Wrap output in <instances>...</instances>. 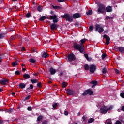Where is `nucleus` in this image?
<instances>
[{
  "instance_id": "34",
  "label": "nucleus",
  "mask_w": 124,
  "mask_h": 124,
  "mask_svg": "<svg viewBox=\"0 0 124 124\" xmlns=\"http://www.w3.org/2000/svg\"><path fill=\"white\" fill-rule=\"evenodd\" d=\"M84 69H85V70H89V65L85 64L84 65Z\"/></svg>"
},
{
  "instance_id": "15",
  "label": "nucleus",
  "mask_w": 124,
  "mask_h": 124,
  "mask_svg": "<svg viewBox=\"0 0 124 124\" xmlns=\"http://www.w3.org/2000/svg\"><path fill=\"white\" fill-rule=\"evenodd\" d=\"M18 87L21 89H25V88H26V84H25L24 83H21L19 84Z\"/></svg>"
},
{
  "instance_id": "29",
  "label": "nucleus",
  "mask_w": 124,
  "mask_h": 124,
  "mask_svg": "<svg viewBox=\"0 0 124 124\" xmlns=\"http://www.w3.org/2000/svg\"><path fill=\"white\" fill-rule=\"evenodd\" d=\"M37 10H38V11H39V12H41V11H42V6H39L37 7Z\"/></svg>"
},
{
  "instance_id": "36",
  "label": "nucleus",
  "mask_w": 124,
  "mask_h": 124,
  "mask_svg": "<svg viewBox=\"0 0 124 124\" xmlns=\"http://www.w3.org/2000/svg\"><path fill=\"white\" fill-rule=\"evenodd\" d=\"M106 57V54L104 53L102 55V60H104V59H105Z\"/></svg>"
},
{
  "instance_id": "16",
  "label": "nucleus",
  "mask_w": 124,
  "mask_h": 124,
  "mask_svg": "<svg viewBox=\"0 0 124 124\" xmlns=\"http://www.w3.org/2000/svg\"><path fill=\"white\" fill-rule=\"evenodd\" d=\"M19 64V61H16L13 62H12V65H13V66H17V65H18Z\"/></svg>"
},
{
  "instance_id": "25",
  "label": "nucleus",
  "mask_w": 124,
  "mask_h": 124,
  "mask_svg": "<svg viewBox=\"0 0 124 124\" xmlns=\"http://www.w3.org/2000/svg\"><path fill=\"white\" fill-rule=\"evenodd\" d=\"M106 123V124H112V121H111V119L107 120Z\"/></svg>"
},
{
  "instance_id": "6",
  "label": "nucleus",
  "mask_w": 124,
  "mask_h": 124,
  "mask_svg": "<svg viewBox=\"0 0 124 124\" xmlns=\"http://www.w3.org/2000/svg\"><path fill=\"white\" fill-rule=\"evenodd\" d=\"M87 94H89L90 95H93V92L92 91V89H89L85 91L82 94L83 95H87Z\"/></svg>"
},
{
  "instance_id": "23",
  "label": "nucleus",
  "mask_w": 124,
  "mask_h": 124,
  "mask_svg": "<svg viewBox=\"0 0 124 124\" xmlns=\"http://www.w3.org/2000/svg\"><path fill=\"white\" fill-rule=\"evenodd\" d=\"M29 62H31V63H35L36 60L32 58H31L30 59Z\"/></svg>"
},
{
  "instance_id": "45",
  "label": "nucleus",
  "mask_w": 124,
  "mask_h": 124,
  "mask_svg": "<svg viewBox=\"0 0 124 124\" xmlns=\"http://www.w3.org/2000/svg\"><path fill=\"white\" fill-rule=\"evenodd\" d=\"M15 73H16V74L17 75H19L20 73V71H16Z\"/></svg>"
},
{
  "instance_id": "13",
  "label": "nucleus",
  "mask_w": 124,
  "mask_h": 124,
  "mask_svg": "<svg viewBox=\"0 0 124 124\" xmlns=\"http://www.w3.org/2000/svg\"><path fill=\"white\" fill-rule=\"evenodd\" d=\"M81 14L79 13H75L73 15L74 19H77L78 18H81Z\"/></svg>"
},
{
  "instance_id": "5",
  "label": "nucleus",
  "mask_w": 124,
  "mask_h": 124,
  "mask_svg": "<svg viewBox=\"0 0 124 124\" xmlns=\"http://www.w3.org/2000/svg\"><path fill=\"white\" fill-rule=\"evenodd\" d=\"M97 11L99 13H104V11H105V7L103 5H100Z\"/></svg>"
},
{
  "instance_id": "56",
  "label": "nucleus",
  "mask_w": 124,
  "mask_h": 124,
  "mask_svg": "<svg viewBox=\"0 0 124 124\" xmlns=\"http://www.w3.org/2000/svg\"><path fill=\"white\" fill-rule=\"evenodd\" d=\"M12 95H14L16 94V93H14V92H13V93H12Z\"/></svg>"
},
{
  "instance_id": "3",
  "label": "nucleus",
  "mask_w": 124,
  "mask_h": 124,
  "mask_svg": "<svg viewBox=\"0 0 124 124\" xmlns=\"http://www.w3.org/2000/svg\"><path fill=\"white\" fill-rule=\"evenodd\" d=\"M63 18H65L66 20L69 22H72L73 21V17L70 14H65L63 16Z\"/></svg>"
},
{
  "instance_id": "28",
  "label": "nucleus",
  "mask_w": 124,
  "mask_h": 124,
  "mask_svg": "<svg viewBox=\"0 0 124 124\" xmlns=\"http://www.w3.org/2000/svg\"><path fill=\"white\" fill-rule=\"evenodd\" d=\"M43 118V117L42 116H39L37 119V122L38 123V121H40L42 120V119Z\"/></svg>"
},
{
  "instance_id": "22",
  "label": "nucleus",
  "mask_w": 124,
  "mask_h": 124,
  "mask_svg": "<svg viewBox=\"0 0 124 124\" xmlns=\"http://www.w3.org/2000/svg\"><path fill=\"white\" fill-rule=\"evenodd\" d=\"M62 88H66V87H67V83L65 82H63L62 83Z\"/></svg>"
},
{
  "instance_id": "11",
  "label": "nucleus",
  "mask_w": 124,
  "mask_h": 124,
  "mask_svg": "<svg viewBox=\"0 0 124 124\" xmlns=\"http://www.w3.org/2000/svg\"><path fill=\"white\" fill-rule=\"evenodd\" d=\"M50 19H51V20H53V23H58V19H57V16H50Z\"/></svg>"
},
{
  "instance_id": "20",
  "label": "nucleus",
  "mask_w": 124,
  "mask_h": 124,
  "mask_svg": "<svg viewBox=\"0 0 124 124\" xmlns=\"http://www.w3.org/2000/svg\"><path fill=\"white\" fill-rule=\"evenodd\" d=\"M23 77L24 79H29V78H30V75L28 74H25L23 75Z\"/></svg>"
},
{
  "instance_id": "62",
  "label": "nucleus",
  "mask_w": 124,
  "mask_h": 124,
  "mask_svg": "<svg viewBox=\"0 0 124 124\" xmlns=\"http://www.w3.org/2000/svg\"><path fill=\"white\" fill-rule=\"evenodd\" d=\"M13 1H17V0H12Z\"/></svg>"
},
{
  "instance_id": "49",
  "label": "nucleus",
  "mask_w": 124,
  "mask_h": 124,
  "mask_svg": "<svg viewBox=\"0 0 124 124\" xmlns=\"http://www.w3.org/2000/svg\"><path fill=\"white\" fill-rule=\"evenodd\" d=\"M64 114L65 115V116H67V115H68V112L66 111L64 112Z\"/></svg>"
},
{
  "instance_id": "4",
  "label": "nucleus",
  "mask_w": 124,
  "mask_h": 124,
  "mask_svg": "<svg viewBox=\"0 0 124 124\" xmlns=\"http://www.w3.org/2000/svg\"><path fill=\"white\" fill-rule=\"evenodd\" d=\"M96 31H98L99 33H101V32H103V31H104V30L103 29V28H102V26L99 25H96Z\"/></svg>"
},
{
  "instance_id": "59",
  "label": "nucleus",
  "mask_w": 124,
  "mask_h": 124,
  "mask_svg": "<svg viewBox=\"0 0 124 124\" xmlns=\"http://www.w3.org/2000/svg\"><path fill=\"white\" fill-rule=\"evenodd\" d=\"M93 87H95V85H94V84H93V85H92V86H91V88H93Z\"/></svg>"
},
{
  "instance_id": "44",
  "label": "nucleus",
  "mask_w": 124,
  "mask_h": 124,
  "mask_svg": "<svg viewBox=\"0 0 124 124\" xmlns=\"http://www.w3.org/2000/svg\"><path fill=\"white\" fill-rule=\"evenodd\" d=\"M120 96L122 97V98H124V93H122L120 94Z\"/></svg>"
},
{
  "instance_id": "46",
  "label": "nucleus",
  "mask_w": 124,
  "mask_h": 124,
  "mask_svg": "<svg viewBox=\"0 0 124 124\" xmlns=\"http://www.w3.org/2000/svg\"><path fill=\"white\" fill-rule=\"evenodd\" d=\"M89 30L90 31H93V26H90L89 27Z\"/></svg>"
},
{
  "instance_id": "14",
  "label": "nucleus",
  "mask_w": 124,
  "mask_h": 124,
  "mask_svg": "<svg viewBox=\"0 0 124 124\" xmlns=\"http://www.w3.org/2000/svg\"><path fill=\"white\" fill-rule=\"evenodd\" d=\"M50 28L51 30L53 31L54 30H56V29L58 28V25H57V24H52V25H50Z\"/></svg>"
},
{
  "instance_id": "53",
  "label": "nucleus",
  "mask_w": 124,
  "mask_h": 124,
  "mask_svg": "<svg viewBox=\"0 0 124 124\" xmlns=\"http://www.w3.org/2000/svg\"><path fill=\"white\" fill-rule=\"evenodd\" d=\"M47 124V121H44L43 122V124Z\"/></svg>"
},
{
  "instance_id": "43",
  "label": "nucleus",
  "mask_w": 124,
  "mask_h": 124,
  "mask_svg": "<svg viewBox=\"0 0 124 124\" xmlns=\"http://www.w3.org/2000/svg\"><path fill=\"white\" fill-rule=\"evenodd\" d=\"M27 110L28 111H31V110H32V109L31 108V107H28L27 108Z\"/></svg>"
},
{
  "instance_id": "63",
  "label": "nucleus",
  "mask_w": 124,
  "mask_h": 124,
  "mask_svg": "<svg viewBox=\"0 0 124 124\" xmlns=\"http://www.w3.org/2000/svg\"><path fill=\"white\" fill-rule=\"evenodd\" d=\"M120 111H121V109H118V112H120Z\"/></svg>"
},
{
  "instance_id": "33",
  "label": "nucleus",
  "mask_w": 124,
  "mask_h": 124,
  "mask_svg": "<svg viewBox=\"0 0 124 124\" xmlns=\"http://www.w3.org/2000/svg\"><path fill=\"white\" fill-rule=\"evenodd\" d=\"M93 13L92 10H89L86 12L87 15H91Z\"/></svg>"
},
{
  "instance_id": "52",
  "label": "nucleus",
  "mask_w": 124,
  "mask_h": 124,
  "mask_svg": "<svg viewBox=\"0 0 124 124\" xmlns=\"http://www.w3.org/2000/svg\"><path fill=\"white\" fill-rule=\"evenodd\" d=\"M121 110H122V111H124V106H123L121 107Z\"/></svg>"
},
{
  "instance_id": "7",
  "label": "nucleus",
  "mask_w": 124,
  "mask_h": 124,
  "mask_svg": "<svg viewBox=\"0 0 124 124\" xmlns=\"http://www.w3.org/2000/svg\"><path fill=\"white\" fill-rule=\"evenodd\" d=\"M90 71L91 73H93L94 71H95V69H96V65H91L90 67Z\"/></svg>"
},
{
  "instance_id": "40",
  "label": "nucleus",
  "mask_w": 124,
  "mask_h": 124,
  "mask_svg": "<svg viewBox=\"0 0 124 124\" xmlns=\"http://www.w3.org/2000/svg\"><path fill=\"white\" fill-rule=\"evenodd\" d=\"M115 73H116V74H119V73H120V71L117 70V69H115Z\"/></svg>"
},
{
  "instance_id": "17",
  "label": "nucleus",
  "mask_w": 124,
  "mask_h": 124,
  "mask_svg": "<svg viewBox=\"0 0 124 124\" xmlns=\"http://www.w3.org/2000/svg\"><path fill=\"white\" fill-rule=\"evenodd\" d=\"M50 74H51L52 75H54V74H55V73H56V70H55V69H53V68H51L50 69Z\"/></svg>"
},
{
  "instance_id": "41",
  "label": "nucleus",
  "mask_w": 124,
  "mask_h": 124,
  "mask_svg": "<svg viewBox=\"0 0 124 124\" xmlns=\"http://www.w3.org/2000/svg\"><path fill=\"white\" fill-rule=\"evenodd\" d=\"M30 97H31V96L29 95L27 96L24 99V100H29L30 99Z\"/></svg>"
},
{
  "instance_id": "51",
  "label": "nucleus",
  "mask_w": 124,
  "mask_h": 124,
  "mask_svg": "<svg viewBox=\"0 0 124 124\" xmlns=\"http://www.w3.org/2000/svg\"><path fill=\"white\" fill-rule=\"evenodd\" d=\"M37 86V87H39V88H40L41 87V83H38Z\"/></svg>"
},
{
  "instance_id": "61",
  "label": "nucleus",
  "mask_w": 124,
  "mask_h": 124,
  "mask_svg": "<svg viewBox=\"0 0 124 124\" xmlns=\"http://www.w3.org/2000/svg\"><path fill=\"white\" fill-rule=\"evenodd\" d=\"M80 112H78V116H80Z\"/></svg>"
},
{
  "instance_id": "24",
  "label": "nucleus",
  "mask_w": 124,
  "mask_h": 124,
  "mask_svg": "<svg viewBox=\"0 0 124 124\" xmlns=\"http://www.w3.org/2000/svg\"><path fill=\"white\" fill-rule=\"evenodd\" d=\"M30 81L33 84H35V83L38 82V80L37 79H31Z\"/></svg>"
},
{
  "instance_id": "39",
  "label": "nucleus",
  "mask_w": 124,
  "mask_h": 124,
  "mask_svg": "<svg viewBox=\"0 0 124 124\" xmlns=\"http://www.w3.org/2000/svg\"><path fill=\"white\" fill-rule=\"evenodd\" d=\"M12 111H13L12 109H9L7 111V113H12Z\"/></svg>"
},
{
  "instance_id": "12",
  "label": "nucleus",
  "mask_w": 124,
  "mask_h": 124,
  "mask_svg": "<svg viewBox=\"0 0 124 124\" xmlns=\"http://www.w3.org/2000/svg\"><path fill=\"white\" fill-rule=\"evenodd\" d=\"M66 93L67 94H69V95H72L75 93V92L73 90H71L70 89H68L66 91Z\"/></svg>"
},
{
  "instance_id": "26",
  "label": "nucleus",
  "mask_w": 124,
  "mask_h": 124,
  "mask_svg": "<svg viewBox=\"0 0 124 124\" xmlns=\"http://www.w3.org/2000/svg\"><path fill=\"white\" fill-rule=\"evenodd\" d=\"M94 122V119L93 118H90L88 120V123L89 124H92V123Z\"/></svg>"
},
{
  "instance_id": "27",
  "label": "nucleus",
  "mask_w": 124,
  "mask_h": 124,
  "mask_svg": "<svg viewBox=\"0 0 124 124\" xmlns=\"http://www.w3.org/2000/svg\"><path fill=\"white\" fill-rule=\"evenodd\" d=\"M118 50L119 51H120V52L124 53V47H119Z\"/></svg>"
},
{
  "instance_id": "60",
  "label": "nucleus",
  "mask_w": 124,
  "mask_h": 124,
  "mask_svg": "<svg viewBox=\"0 0 124 124\" xmlns=\"http://www.w3.org/2000/svg\"><path fill=\"white\" fill-rule=\"evenodd\" d=\"M0 92H2V89L0 88Z\"/></svg>"
},
{
  "instance_id": "30",
  "label": "nucleus",
  "mask_w": 124,
  "mask_h": 124,
  "mask_svg": "<svg viewBox=\"0 0 124 124\" xmlns=\"http://www.w3.org/2000/svg\"><path fill=\"white\" fill-rule=\"evenodd\" d=\"M52 7H53V8H54L55 9H61V8H62L61 7H60L59 6L52 5Z\"/></svg>"
},
{
  "instance_id": "37",
  "label": "nucleus",
  "mask_w": 124,
  "mask_h": 124,
  "mask_svg": "<svg viewBox=\"0 0 124 124\" xmlns=\"http://www.w3.org/2000/svg\"><path fill=\"white\" fill-rule=\"evenodd\" d=\"M57 106H58L57 103H55V104H53L52 109H55V108H56V107H57Z\"/></svg>"
},
{
  "instance_id": "9",
  "label": "nucleus",
  "mask_w": 124,
  "mask_h": 124,
  "mask_svg": "<svg viewBox=\"0 0 124 124\" xmlns=\"http://www.w3.org/2000/svg\"><path fill=\"white\" fill-rule=\"evenodd\" d=\"M103 37L104 38H106V44L108 45L110 43V37L107 35H104Z\"/></svg>"
},
{
  "instance_id": "38",
  "label": "nucleus",
  "mask_w": 124,
  "mask_h": 124,
  "mask_svg": "<svg viewBox=\"0 0 124 124\" xmlns=\"http://www.w3.org/2000/svg\"><path fill=\"white\" fill-rule=\"evenodd\" d=\"M106 72H107L106 68H103L102 70V73H106Z\"/></svg>"
},
{
  "instance_id": "10",
  "label": "nucleus",
  "mask_w": 124,
  "mask_h": 124,
  "mask_svg": "<svg viewBox=\"0 0 124 124\" xmlns=\"http://www.w3.org/2000/svg\"><path fill=\"white\" fill-rule=\"evenodd\" d=\"M0 83L1 85H6L7 83H9V80L8 79L0 80Z\"/></svg>"
},
{
  "instance_id": "42",
  "label": "nucleus",
  "mask_w": 124,
  "mask_h": 124,
  "mask_svg": "<svg viewBox=\"0 0 124 124\" xmlns=\"http://www.w3.org/2000/svg\"><path fill=\"white\" fill-rule=\"evenodd\" d=\"M4 37V34H0V39L3 38Z\"/></svg>"
},
{
  "instance_id": "58",
  "label": "nucleus",
  "mask_w": 124,
  "mask_h": 124,
  "mask_svg": "<svg viewBox=\"0 0 124 124\" xmlns=\"http://www.w3.org/2000/svg\"><path fill=\"white\" fill-rule=\"evenodd\" d=\"M50 13H51V14H53L54 11H51L50 12Z\"/></svg>"
},
{
  "instance_id": "64",
  "label": "nucleus",
  "mask_w": 124,
  "mask_h": 124,
  "mask_svg": "<svg viewBox=\"0 0 124 124\" xmlns=\"http://www.w3.org/2000/svg\"><path fill=\"white\" fill-rule=\"evenodd\" d=\"M22 70H26V69L23 68V69H22Z\"/></svg>"
},
{
  "instance_id": "18",
  "label": "nucleus",
  "mask_w": 124,
  "mask_h": 124,
  "mask_svg": "<svg viewBox=\"0 0 124 124\" xmlns=\"http://www.w3.org/2000/svg\"><path fill=\"white\" fill-rule=\"evenodd\" d=\"M106 10L107 12H111V11H112V8L111 7V6H108L106 8Z\"/></svg>"
},
{
  "instance_id": "50",
  "label": "nucleus",
  "mask_w": 124,
  "mask_h": 124,
  "mask_svg": "<svg viewBox=\"0 0 124 124\" xmlns=\"http://www.w3.org/2000/svg\"><path fill=\"white\" fill-rule=\"evenodd\" d=\"M82 120H83V121L85 123L86 117L85 116L82 117Z\"/></svg>"
},
{
  "instance_id": "32",
  "label": "nucleus",
  "mask_w": 124,
  "mask_h": 124,
  "mask_svg": "<svg viewBox=\"0 0 124 124\" xmlns=\"http://www.w3.org/2000/svg\"><path fill=\"white\" fill-rule=\"evenodd\" d=\"M90 83L93 84V85H94L95 86H96L97 85V81H92Z\"/></svg>"
},
{
  "instance_id": "55",
  "label": "nucleus",
  "mask_w": 124,
  "mask_h": 124,
  "mask_svg": "<svg viewBox=\"0 0 124 124\" xmlns=\"http://www.w3.org/2000/svg\"><path fill=\"white\" fill-rule=\"evenodd\" d=\"M106 19H107V20H109V19H110V18L109 16H107Z\"/></svg>"
},
{
  "instance_id": "47",
  "label": "nucleus",
  "mask_w": 124,
  "mask_h": 124,
  "mask_svg": "<svg viewBox=\"0 0 124 124\" xmlns=\"http://www.w3.org/2000/svg\"><path fill=\"white\" fill-rule=\"evenodd\" d=\"M58 2H63L65 0H57Z\"/></svg>"
},
{
  "instance_id": "21",
  "label": "nucleus",
  "mask_w": 124,
  "mask_h": 124,
  "mask_svg": "<svg viewBox=\"0 0 124 124\" xmlns=\"http://www.w3.org/2000/svg\"><path fill=\"white\" fill-rule=\"evenodd\" d=\"M42 58H48L49 57V55L47 54L46 52H44L42 55Z\"/></svg>"
},
{
  "instance_id": "2",
  "label": "nucleus",
  "mask_w": 124,
  "mask_h": 124,
  "mask_svg": "<svg viewBox=\"0 0 124 124\" xmlns=\"http://www.w3.org/2000/svg\"><path fill=\"white\" fill-rule=\"evenodd\" d=\"M87 41L86 39H83L81 40L80 41L81 42V45H77V44H74V48L76 49V50H78L80 53H83L84 52V46L82 44H84Z\"/></svg>"
},
{
  "instance_id": "57",
  "label": "nucleus",
  "mask_w": 124,
  "mask_h": 124,
  "mask_svg": "<svg viewBox=\"0 0 124 124\" xmlns=\"http://www.w3.org/2000/svg\"><path fill=\"white\" fill-rule=\"evenodd\" d=\"M2 60V58L0 57V62H1Z\"/></svg>"
},
{
  "instance_id": "1",
  "label": "nucleus",
  "mask_w": 124,
  "mask_h": 124,
  "mask_svg": "<svg viewBox=\"0 0 124 124\" xmlns=\"http://www.w3.org/2000/svg\"><path fill=\"white\" fill-rule=\"evenodd\" d=\"M97 107L100 108V113L101 114H106L113 109V106H106L103 102L99 103L97 105Z\"/></svg>"
},
{
  "instance_id": "54",
  "label": "nucleus",
  "mask_w": 124,
  "mask_h": 124,
  "mask_svg": "<svg viewBox=\"0 0 124 124\" xmlns=\"http://www.w3.org/2000/svg\"><path fill=\"white\" fill-rule=\"evenodd\" d=\"M21 51H25V47H22V48L21 49Z\"/></svg>"
},
{
  "instance_id": "31",
  "label": "nucleus",
  "mask_w": 124,
  "mask_h": 124,
  "mask_svg": "<svg viewBox=\"0 0 124 124\" xmlns=\"http://www.w3.org/2000/svg\"><path fill=\"white\" fill-rule=\"evenodd\" d=\"M26 18H30V17H31V13H28L26 15Z\"/></svg>"
},
{
  "instance_id": "48",
  "label": "nucleus",
  "mask_w": 124,
  "mask_h": 124,
  "mask_svg": "<svg viewBox=\"0 0 124 124\" xmlns=\"http://www.w3.org/2000/svg\"><path fill=\"white\" fill-rule=\"evenodd\" d=\"M30 88L32 90V89H33V86L32 85V84L30 85Z\"/></svg>"
},
{
  "instance_id": "8",
  "label": "nucleus",
  "mask_w": 124,
  "mask_h": 124,
  "mask_svg": "<svg viewBox=\"0 0 124 124\" xmlns=\"http://www.w3.org/2000/svg\"><path fill=\"white\" fill-rule=\"evenodd\" d=\"M68 59L69 61L72 62V61H74L75 60V56L73 54H71L68 56Z\"/></svg>"
},
{
  "instance_id": "35",
  "label": "nucleus",
  "mask_w": 124,
  "mask_h": 124,
  "mask_svg": "<svg viewBox=\"0 0 124 124\" xmlns=\"http://www.w3.org/2000/svg\"><path fill=\"white\" fill-rule=\"evenodd\" d=\"M45 19H46V17H45V16H42L40 18V21H44V20H45Z\"/></svg>"
},
{
  "instance_id": "19",
  "label": "nucleus",
  "mask_w": 124,
  "mask_h": 124,
  "mask_svg": "<svg viewBox=\"0 0 124 124\" xmlns=\"http://www.w3.org/2000/svg\"><path fill=\"white\" fill-rule=\"evenodd\" d=\"M84 57L87 60V61H92V58L91 57H89V56L87 54H84Z\"/></svg>"
}]
</instances>
